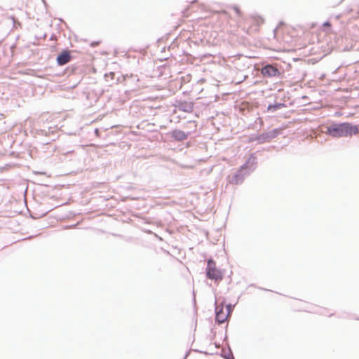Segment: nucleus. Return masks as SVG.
Masks as SVG:
<instances>
[{"mask_svg":"<svg viewBox=\"0 0 359 359\" xmlns=\"http://www.w3.org/2000/svg\"><path fill=\"white\" fill-rule=\"evenodd\" d=\"M216 269H217V267L216 266L215 261L213 259H212V258L208 259V261H207V266H206V268H205V273L207 271H213V270H215Z\"/></svg>","mask_w":359,"mask_h":359,"instance_id":"a211bd4d","label":"nucleus"},{"mask_svg":"<svg viewBox=\"0 0 359 359\" xmlns=\"http://www.w3.org/2000/svg\"><path fill=\"white\" fill-rule=\"evenodd\" d=\"M234 306H235V304H227L226 305V310L227 313L225 316H227V319L231 315V313L234 309Z\"/></svg>","mask_w":359,"mask_h":359,"instance_id":"6ab92c4d","label":"nucleus"},{"mask_svg":"<svg viewBox=\"0 0 359 359\" xmlns=\"http://www.w3.org/2000/svg\"><path fill=\"white\" fill-rule=\"evenodd\" d=\"M280 128H273L271 130L264 132L261 134H255L250 137L249 141L257 142L259 144L268 142L278 137L280 134Z\"/></svg>","mask_w":359,"mask_h":359,"instance_id":"20e7f679","label":"nucleus"},{"mask_svg":"<svg viewBox=\"0 0 359 359\" xmlns=\"http://www.w3.org/2000/svg\"><path fill=\"white\" fill-rule=\"evenodd\" d=\"M44 140H41V144H42V142H45V141H49V137H44Z\"/></svg>","mask_w":359,"mask_h":359,"instance_id":"393cba45","label":"nucleus"},{"mask_svg":"<svg viewBox=\"0 0 359 359\" xmlns=\"http://www.w3.org/2000/svg\"><path fill=\"white\" fill-rule=\"evenodd\" d=\"M72 226H66V227H65V228H66V229H68V228H70V227H72Z\"/></svg>","mask_w":359,"mask_h":359,"instance_id":"cd10ccee","label":"nucleus"},{"mask_svg":"<svg viewBox=\"0 0 359 359\" xmlns=\"http://www.w3.org/2000/svg\"><path fill=\"white\" fill-rule=\"evenodd\" d=\"M99 43H100V41H93V42L90 43V46H91L92 47H96Z\"/></svg>","mask_w":359,"mask_h":359,"instance_id":"5701e85b","label":"nucleus"},{"mask_svg":"<svg viewBox=\"0 0 359 359\" xmlns=\"http://www.w3.org/2000/svg\"><path fill=\"white\" fill-rule=\"evenodd\" d=\"M65 142L67 143V147H81V137L79 133H71L67 135Z\"/></svg>","mask_w":359,"mask_h":359,"instance_id":"6e6552de","label":"nucleus"},{"mask_svg":"<svg viewBox=\"0 0 359 359\" xmlns=\"http://www.w3.org/2000/svg\"><path fill=\"white\" fill-rule=\"evenodd\" d=\"M43 144L41 145V150L43 152L48 153V154H52L56 150V145L53 143H49L48 144L45 146V149H43Z\"/></svg>","mask_w":359,"mask_h":359,"instance_id":"f3484780","label":"nucleus"},{"mask_svg":"<svg viewBox=\"0 0 359 359\" xmlns=\"http://www.w3.org/2000/svg\"><path fill=\"white\" fill-rule=\"evenodd\" d=\"M175 106L179 111L184 112L190 113L194 110L193 102L186 100H177Z\"/></svg>","mask_w":359,"mask_h":359,"instance_id":"ddd939ff","label":"nucleus"},{"mask_svg":"<svg viewBox=\"0 0 359 359\" xmlns=\"http://www.w3.org/2000/svg\"><path fill=\"white\" fill-rule=\"evenodd\" d=\"M182 359H185V358H182Z\"/></svg>","mask_w":359,"mask_h":359,"instance_id":"7c9ffc66","label":"nucleus"},{"mask_svg":"<svg viewBox=\"0 0 359 359\" xmlns=\"http://www.w3.org/2000/svg\"><path fill=\"white\" fill-rule=\"evenodd\" d=\"M36 135L37 137H49V141L42 142L43 149H45V146L48 144L49 143H53L55 142L57 138H58L59 135L57 133L53 130L51 128H48V129H41L37 130L36 131Z\"/></svg>","mask_w":359,"mask_h":359,"instance_id":"423d86ee","label":"nucleus"},{"mask_svg":"<svg viewBox=\"0 0 359 359\" xmlns=\"http://www.w3.org/2000/svg\"><path fill=\"white\" fill-rule=\"evenodd\" d=\"M232 9L233 10V11L236 13L237 15L238 16H241L242 15V11L239 7V6L238 5H233L232 6Z\"/></svg>","mask_w":359,"mask_h":359,"instance_id":"aec40b11","label":"nucleus"},{"mask_svg":"<svg viewBox=\"0 0 359 359\" xmlns=\"http://www.w3.org/2000/svg\"><path fill=\"white\" fill-rule=\"evenodd\" d=\"M264 22V18L257 15H251L248 20V23L250 25L249 29L251 32H257L259 26Z\"/></svg>","mask_w":359,"mask_h":359,"instance_id":"9d476101","label":"nucleus"},{"mask_svg":"<svg viewBox=\"0 0 359 359\" xmlns=\"http://www.w3.org/2000/svg\"><path fill=\"white\" fill-rule=\"evenodd\" d=\"M72 50L68 48L62 49L56 57V62L58 66H63L73 60Z\"/></svg>","mask_w":359,"mask_h":359,"instance_id":"0eeeda50","label":"nucleus"},{"mask_svg":"<svg viewBox=\"0 0 359 359\" xmlns=\"http://www.w3.org/2000/svg\"><path fill=\"white\" fill-rule=\"evenodd\" d=\"M189 353H190V351H187L183 358L187 359L188 358V356L189 355Z\"/></svg>","mask_w":359,"mask_h":359,"instance_id":"b1692460","label":"nucleus"},{"mask_svg":"<svg viewBox=\"0 0 359 359\" xmlns=\"http://www.w3.org/2000/svg\"><path fill=\"white\" fill-rule=\"evenodd\" d=\"M328 23H329L328 22H325V25H327Z\"/></svg>","mask_w":359,"mask_h":359,"instance_id":"c756f323","label":"nucleus"},{"mask_svg":"<svg viewBox=\"0 0 359 359\" xmlns=\"http://www.w3.org/2000/svg\"><path fill=\"white\" fill-rule=\"evenodd\" d=\"M257 164L258 162L256 154L252 153L245 162L239 168L245 172V175H250V174L256 170Z\"/></svg>","mask_w":359,"mask_h":359,"instance_id":"39448f33","label":"nucleus"},{"mask_svg":"<svg viewBox=\"0 0 359 359\" xmlns=\"http://www.w3.org/2000/svg\"><path fill=\"white\" fill-rule=\"evenodd\" d=\"M259 72L265 78H280L281 74L284 72L281 67L277 63H263Z\"/></svg>","mask_w":359,"mask_h":359,"instance_id":"f03ea898","label":"nucleus"},{"mask_svg":"<svg viewBox=\"0 0 359 359\" xmlns=\"http://www.w3.org/2000/svg\"><path fill=\"white\" fill-rule=\"evenodd\" d=\"M287 107V104L285 102H276L270 103L267 107V111L269 113H274L282 108Z\"/></svg>","mask_w":359,"mask_h":359,"instance_id":"2eb2a0df","label":"nucleus"},{"mask_svg":"<svg viewBox=\"0 0 359 359\" xmlns=\"http://www.w3.org/2000/svg\"><path fill=\"white\" fill-rule=\"evenodd\" d=\"M325 134L334 138L351 137L359 133L358 126L351 122L331 121L325 126Z\"/></svg>","mask_w":359,"mask_h":359,"instance_id":"f257e3e1","label":"nucleus"},{"mask_svg":"<svg viewBox=\"0 0 359 359\" xmlns=\"http://www.w3.org/2000/svg\"><path fill=\"white\" fill-rule=\"evenodd\" d=\"M205 276L208 279L215 280V282H220L224 276V271L219 268L205 273Z\"/></svg>","mask_w":359,"mask_h":359,"instance_id":"f8f14e48","label":"nucleus"},{"mask_svg":"<svg viewBox=\"0 0 359 359\" xmlns=\"http://www.w3.org/2000/svg\"><path fill=\"white\" fill-rule=\"evenodd\" d=\"M260 290H267L265 288H262V287H259Z\"/></svg>","mask_w":359,"mask_h":359,"instance_id":"bb28decb","label":"nucleus"},{"mask_svg":"<svg viewBox=\"0 0 359 359\" xmlns=\"http://www.w3.org/2000/svg\"><path fill=\"white\" fill-rule=\"evenodd\" d=\"M227 330V325L226 326V330ZM224 341L226 342V346H227V344L228 343V336H227V333L226 332L225 333V335H224Z\"/></svg>","mask_w":359,"mask_h":359,"instance_id":"4be33fe9","label":"nucleus"},{"mask_svg":"<svg viewBox=\"0 0 359 359\" xmlns=\"http://www.w3.org/2000/svg\"><path fill=\"white\" fill-rule=\"evenodd\" d=\"M193 351H195V352H198V353H207V352H203V351H199V350H198V349H194Z\"/></svg>","mask_w":359,"mask_h":359,"instance_id":"a878e982","label":"nucleus"},{"mask_svg":"<svg viewBox=\"0 0 359 359\" xmlns=\"http://www.w3.org/2000/svg\"><path fill=\"white\" fill-rule=\"evenodd\" d=\"M215 322L220 325L227 320V316H226L224 313V308L223 306H215Z\"/></svg>","mask_w":359,"mask_h":359,"instance_id":"4468645a","label":"nucleus"},{"mask_svg":"<svg viewBox=\"0 0 359 359\" xmlns=\"http://www.w3.org/2000/svg\"><path fill=\"white\" fill-rule=\"evenodd\" d=\"M249 175H245V172L241 168H238L232 175V177L229 176V182L232 184H241L245 180L246 177H248Z\"/></svg>","mask_w":359,"mask_h":359,"instance_id":"1a4fd4ad","label":"nucleus"},{"mask_svg":"<svg viewBox=\"0 0 359 359\" xmlns=\"http://www.w3.org/2000/svg\"><path fill=\"white\" fill-rule=\"evenodd\" d=\"M332 49H335L339 52L349 51L353 48L351 40L341 35H335L334 40L330 42Z\"/></svg>","mask_w":359,"mask_h":359,"instance_id":"7ed1b4c3","label":"nucleus"},{"mask_svg":"<svg viewBox=\"0 0 359 359\" xmlns=\"http://www.w3.org/2000/svg\"><path fill=\"white\" fill-rule=\"evenodd\" d=\"M226 348L228 351H222L220 355L224 359H235L229 344H227Z\"/></svg>","mask_w":359,"mask_h":359,"instance_id":"dca6fc26","label":"nucleus"},{"mask_svg":"<svg viewBox=\"0 0 359 359\" xmlns=\"http://www.w3.org/2000/svg\"><path fill=\"white\" fill-rule=\"evenodd\" d=\"M328 23H329L328 22H325V25H327Z\"/></svg>","mask_w":359,"mask_h":359,"instance_id":"c85d7f7f","label":"nucleus"},{"mask_svg":"<svg viewBox=\"0 0 359 359\" xmlns=\"http://www.w3.org/2000/svg\"><path fill=\"white\" fill-rule=\"evenodd\" d=\"M63 150H64V154H72L74 151V149H63Z\"/></svg>","mask_w":359,"mask_h":359,"instance_id":"412c9836","label":"nucleus"},{"mask_svg":"<svg viewBox=\"0 0 359 359\" xmlns=\"http://www.w3.org/2000/svg\"><path fill=\"white\" fill-rule=\"evenodd\" d=\"M168 135L173 140L176 142H182L189 138V135H191V132H184L180 129L175 128L171 130Z\"/></svg>","mask_w":359,"mask_h":359,"instance_id":"9b49d317","label":"nucleus"}]
</instances>
